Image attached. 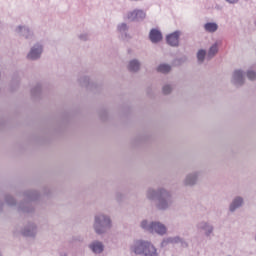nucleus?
Instances as JSON below:
<instances>
[{
  "label": "nucleus",
  "instance_id": "obj_1",
  "mask_svg": "<svg viewBox=\"0 0 256 256\" xmlns=\"http://www.w3.org/2000/svg\"><path fill=\"white\" fill-rule=\"evenodd\" d=\"M146 198L149 201H155L156 209L161 212L170 210L174 204L172 192L165 187H158L157 189L149 187L146 191Z\"/></svg>",
  "mask_w": 256,
  "mask_h": 256
},
{
  "label": "nucleus",
  "instance_id": "obj_2",
  "mask_svg": "<svg viewBox=\"0 0 256 256\" xmlns=\"http://www.w3.org/2000/svg\"><path fill=\"white\" fill-rule=\"evenodd\" d=\"M130 252L136 256H160L156 246L148 240H135L130 246Z\"/></svg>",
  "mask_w": 256,
  "mask_h": 256
},
{
  "label": "nucleus",
  "instance_id": "obj_3",
  "mask_svg": "<svg viewBox=\"0 0 256 256\" xmlns=\"http://www.w3.org/2000/svg\"><path fill=\"white\" fill-rule=\"evenodd\" d=\"M113 227V221L110 215L99 212L94 216L93 229L96 235L103 236Z\"/></svg>",
  "mask_w": 256,
  "mask_h": 256
},
{
  "label": "nucleus",
  "instance_id": "obj_4",
  "mask_svg": "<svg viewBox=\"0 0 256 256\" xmlns=\"http://www.w3.org/2000/svg\"><path fill=\"white\" fill-rule=\"evenodd\" d=\"M140 226L145 232H148L150 234H156L161 237L168 234V227L166 226V224L159 220L149 221L147 219H144L141 221Z\"/></svg>",
  "mask_w": 256,
  "mask_h": 256
},
{
  "label": "nucleus",
  "instance_id": "obj_5",
  "mask_svg": "<svg viewBox=\"0 0 256 256\" xmlns=\"http://www.w3.org/2000/svg\"><path fill=\"white\" fill-rule=\"evenodd\" d=\"M25 197L27 200L19 204L18 212L29 215V214H32L35 210L31 202L37 200L38 193L37 191H28L25 193Z\"/></svg>",
  "mask_w": 256,
  "mask_h": 256
},
{
  "label": "nucleus",
  "instance_id": "obj_6",
  "mask_svg": "<svg viewBox=\"0 0 256 256\" xmlns=\"http://www.w3.org/2000/svg\"><path fill=\"white\" fill-rule=\"evenodd\" d=\"M44 52V45L41 42H36L31 46L28 54L26 55V59L31 62L39 61L42 58V54Z\"/></svg>",
  "mask_w": 256,
  "mask_h": 256
},
{
  "label": "nucleus",
  "instance_id": "obj_7",
  "mask_svg": "<svg viewBox=\"0 0 256 256\" xmlns=\"http://www.w3.org/2000/svg\"><path fill=\"white\" fill-rule=\"evenodd\" d=\"M196 228L199 232H204V237L212 238L214 236L215 226L211 221L200 220L196 224Z\"/></svg>",
  "mask_w": 256,
  "mask_h": 256
},
{
  "label": "nucleus",
  "instance_id": "obj_8",
  "mask_svg": "<svg viewBox=\"0 0 256 256\" xmlns=\"http://www.w3.org/2000/svg\"><path fill=\"white\" fill-rule=\"evenodd\" d=\"M203 175L202 170H195L186 174L183 179V184L185 187H195L199 183V179Z\"/></svg>",
  "mask_w": 256,
  "mask_h": 256
},
{
  "label": "nucleus",
  "instance_id": "obj_9",
  "mask_svg": "<svg viewBox=\"0 0 256 256\" xmlns=\"http://www.w3.org/2000/svg\"><path fill=\"white\" fill-rule=\"evenodd\" d=\"M147 14L144 10L142 9H135L133 11H129L126 14L125 19H127L128 21H132L134 23H140L141 21H144V19H146Z\"/></svg>",
  "mask_w": 256,
  "mask_h": 256
},
{
  "label": "nucleus",
  "instance_id": "obj_10",
  "mask_svg": "<svg viewBox=\"0 0 256 256\" xmlns=\"http://www.w3.org/2000/svg\"><path fill=\"white\" fill-rule=\"evenodd\" d=\"M245 76L246 73L241 69H236L234 72H232V79L230 82L234 87L240 88L245 84Z\"/></svg>",
  "mask_w": 256,
  "mask_h": 256
},
{
  "label": "nucleus",
  "instance_id": "obj_11",
  "mask_svg": "<svg viewBox=\"0 0 256 256\" xmlns=\"http://www.w3.org/2000/svg\"><path fill=\"white\" fill-rule=\"evenodd\" d=\"M88 249L93 255L99 256L105 252V244L99 239H94L88 244Z\"/></svg>",
  "mask_w": 256,
  "mask_h": 256
},
{
  "label": "nucleus",
  "instance_id": "obj_12",
  "mask_svg": "<svg viewBox=\"0 0 256 256\" xmlns=\"http://www.w3.org/2000/svg\"><path fill=\"white\" fill-rule=\"evenodd\" d=\"M244 204L245 199L243 196H234V198H232V201H230V204L228 205V212L233 214L243 208Z\"/></svg>",
  "mask_w": 256,
  "mask_h": 256
},
{
  "label": "nucleus",
  "instance_id": "obj_13",
  "mask_svg": "<svg viewBox=\"0 0 256 256\" xmlns=\"http://www.w3.org/2000/svg\"><path fill=\"white\" fill-rule=\"evenodd\" d=\"M130 27L127 23L121 22L117 25V33L119 34V39L122 41H130L132 39L131 34L129 33Z\"/></svg>",
  "mask_w": 256,
  "mask_h": 256
},
{
  "label": "nucleus",
  "instance_id": "obj_14",
  "mask_svg": "<svg viewBox=\"0 0 256 256\" xmlns=\"http://www.w3.org/2000/svg\"><path fill=\"white\" fill-rule=\"evenodd\" d=\"M15 33L19 37H24L27 41H32L34 39V33L33 31L26 25H19L15 28Z\"/></svg>",
  "mask_w": 256,
  "mask_h": 256
},
{
  "label": "nucleus",
  "instance_id": "obj_15",
  "mask_svg": "<svg viewBox=\"0 0 256 256\" xmlns=\"http://www.w3.org/2000/svg\"><path fill=\"white\" fill-rule=\"evenodd\" d=\"M38 233V227L34 222H29L25 225V227L22 230V234L25 237H31L35 238V236Z\"/></svg>",
  "mask_w": 256,
  "mask_h": 256
},
{
  "label": "nucleus",
  "instance_id": "obj_16",
  "mask_svg": "<svg viewBox=\"0 0 256 256\" xmlns=\"http://www.w3.org/2000/svg\"><path fill=\"white\" fill-rule=\"evenodd\" d=\"M181 37V31L177 30L167 35V43L171 47H179V38Z\"/></svg>",
  "mask_w": 256,
  "mask_h": 256
},
{
  "label": "nucleus",
  "instance_id": "obj_17",
  "mask_svg": "<svg viewBox=\"0 0 256 256\" xmlns=\"http://www.w3.org/2000/svg\"><path fill=\"white\" fill-rule=\"evenodd\" d=\"M205 33H209L210 35H213L214 33H217L219 31V24L217 22L208 21L204 23L202 26Z\"/></svg>",
  "mask_w": 256,
  "mask_h": 256
},
{
  "label": "nucleus",
  "instance_id": "obj_18",
  "mask_svg": "<svg viewBox=\"0 0 256 256\" xmlns=\"http://www.w3.org/2000/svg\"><path fill=\"white\" fill-rule=\"evenodd\" d=\"M149 39L153 44H158L163 39L162 32L158 29H152L149 34Z\"/></svg>",
  "mask_w": 256,
  "mask_h": 256
},
{
  "label": "nucleus",
  "instance_id": "obj_19",
  "mask_svg": "<svg viewBox=\"0 0 256 256\" xmlns=\"http://www.w3.org/2000/svg\"><path fill=\"white\" fill-rule=\"evenodd\" d=\"M141 69V62L138 59H132L130 60L128 64V70L131 73H138Z\"/></svg>",
  "mask_w": 256,
  "mask_h": 256
},
{
  "label": "nucleus",
  "instance_id": "obj_20",
  "mask_svg": "<svg viewBox=\"0 0 256 256\" xmlns=\"http://www.w3.org/2000/svg\"><path fill=\"white\" fill-rule=\"evenodd\" d=\"M219 52V47H218V43H214L212 44V46H210V49H208V60L213 59Z\"/></svg>",
  "mask_w": 256,
  "mask_h": 256
},
{
  "label": "nucleus",
  "instance_id": "obj_21",
  "mask_svg": "<svg viewBox=\"0 0 256 256\" xmlns=\"http://www.w3.org/2000/svg\"><path fill=\"white\" fill-rule=\"evenodd\" d=\"M79 83L82 87L87 89H91L94 86V84L90 82V78L88 76H81L79 78Z\"/></svg>",
  "mask_w": 256,
  "mask_h": 256
},
{
  "label": "nucleus",
  "instance_id": "obj_22",
  "mask_svg": "<svg viewBox=\"0 0 256 256\" xmlns=\"http://www.w3.org/2000/svg\"><path fill=\"white\" fill-rule=\"evenodd\" d=\"M172 70L171 65L163 63L158 66L157 71L161 74H169Z\"/></svg>",
  "mask_w": 256,
  "mask_h": 256
},
{
  "label": "nucleus",
  "instance_id": "obj_23",
  "mask_svg": "<svg viewBox=\"0 0 256 256\" xmlns=\"http://www.w3.org/2000/svg\"><path fill=\"white\" fill-rule=\"evenodd\" d=\"M207 56V52L204 49H200L197 53V60L200 65L205 62V58Z\"/></svg>",
  "mask_w": 256,
  "mask_h": 256
},
{
  "label": "nucleus",
  "instance_id": "obj_24",
  "mask_svg": "<svg viewBox=\"0 0 256 256\" xmlns=\"http://www.w3.org/2000/svg\"><path fill=\"white\" fill-rule=\"evenodd\" d=\"M42 93V85L37 83L35 86L32 87L31 95L33 97H38Z\"/></svg>",
  "mask_w": 256,
  "mask_h": 256
},
{
  "label": "nucleus",
  "instance_id": "obj_25",
  "mask_svg": "<svg viewBox=\"0 0 256 256\" xmlns=\"http://www.w3.org/2000/svg\"><path fill=\"white\" fill-rule=\"evenodd\" d=\"M184 239L180 236H171L169 237L170 244H180L183 243Z\"/></svg>",
  "mask_w": 256,
  "mask_h": 256
},
{
  "label": "nucleus",
  "instance_id": "obj_26",
  "mask_svg": "<svg viewBox=\"0 0 256 256\" xmlns=\"http://www.w3.org/2000/svg\"><path fill=\"white\" fill-rule=\"evenodd\" d=\"M246 77H248V80L250 81H255L256 80V72L252 69L248 70V72H246Z\"/></svg>",
  "mask_w": 256,
  "mask_h": 256
},
{
  "label": "nucleus",
  "instance_id": "obj_27",
  "mask_svg": "<svg viewBox=\"0 0 256 256\" xmlns=\"http://www.w3.org/2000/svg\"><path fill=\"white\" fill-rule=\"evenodd\" d=\"M6 204L10 207L15 206L16 201L14 200V198L10 195H7L5 198Z\"/></svg>",
  "mask_w": 256,
  "mask_h": 256
},
{
  "label": "nucleus",
  "instance_id": "obj_28",
  "mask_svg": "<svg viewBox=\"0 0 256 256\" xmlns=\"http://www.w3.org/2000/svg\"><path fill=\"white\" fill-rule=\"evenodd\" d=\"M172 91H173L172 85H170V84L164 85V87H163L164 95H169V94H171Z\"/></svg>",
  "mask_w": 256,
  "mask_h": 256
},
{
  "label": "nucleus",
  "instance_id": "obj_29",
  "mask_svg": "<svg viewBox=\"0 0 256 256\" xmlns=\"http://www.w3.org/2000/svg\"><path fill=\"white\" fill-rule=\"evenodd\" d=\"M79 39H80L81 41H88V39H89V34H88V33H82V34L79 35Z\"/></svg>",
  "mask_w": 256,
  "mask_h": 256
},
{
  "label": "nucleus",
  "instance_id": "obj_30",
  "mask_svg": "<svg viewBox=\"0 0 256 256\" xmlns=\"http://www.w3.org/2000/svg\"><path fill=\"white\" fill-rule=\"evenodd\" d=\"M169 244H171L170 238L167 237V238L163 239L161 246H162V248H164V247L168 246Z\"/></svg>",
  "mask_w": 256,
  "mask_h": 256
},
{
  "label": "nucleus",
  "instance_id": "obj_31",
  "mask_svg": "<svg viewBox=\"0 0 256 256\" xmlns=\"http://www.w3.org/2000/svg\"><path fill=\"white\" fill-rule=\"evenodd\" d=\"M115 198L118 202H121L124 199V195L121 192H117Z\"/></svg>",
  "mask_w": 256,
  "mask_h": 256
},
{
  "label": "nucleus",
  "instance_id": "obj_32",
  "mask_svg": "<svg viewBox=\"0 0 256 256\" xmlns=\"http://www.w3.org/2000/svg\"><path fill=\"white\" fill-rule=\"evenodd\" d=\"M226 3H230V5H236V3H239V0H225Z\"/></svg>",
  "mask_w": 256,
  "mask_h": 256
},
{
  "label": "nucleus",
  "instance_id": "obj_33",
  "mask_svg": "<svg viewBox=\"0 0 256 256\" xmlns=\"http://www.w3.org/2000/svg\"><path fill=\"white\" fill-rule=\"evenodd\" d=\"M59 256H69L67 252L65 251H62L59 253Z\"/></svg>",
  "mask_w": 256,
  "mask_h": 256
},
{
  "label": "nucleus",
  "instance_id": "obj_34",
  "mask_svg": "<svg viewBox=\"0 0 256 256\" xmlns=\"http://www.w3.org/2000/svg\"><path fill=\"white\" fill-rule=\"evenodd\" d=\"M254 242L256 243V233L254 234Z\"/></svg>",
  "mask_w": 256,
  "mask_h": 256
},
{
  "label": "nucleus",
  "instance_id": "obj_35",
  "mask_svg": "<svg viewBox=\"0 0 256 256\" xmlns=\"http://www.w3.org/2000/svg\"><path fill=\"white\" fill-rule=\"evenodd\" d=\"M0 256H2V252H1V250H0Z\"/></svg>",
  "mask_w": 256,
  "mask_h": 256
},
{
  "label": "nucleus",
  "instance_id": "obj_36",
  "mask_svg": "<svg viewBox=\"0 0 256 256\" xmlns=\"http://www.w3.org/2000/svg\"><path fill=\"white\" fill-rule=\"evenodd\" d=\"M0 25H1V21H0Z\"/></svg>",
  "mask_w": 256,
  "mask_h": 256
},
{
  "label": "nucleus",
  "instance_id": "obj_37",
  "mask_svg": "<svg viewBox=\"0 0 256 256\" xmlns=\"http://www.w3.org/2000/svg\"><path fill=\"white\" fill-rule=\"evenodd\" d=\"M227 256H231V255H227Z\"/></svg>",
  "mask_w": 256,
  "mask_h": 256
}]
</instances>
